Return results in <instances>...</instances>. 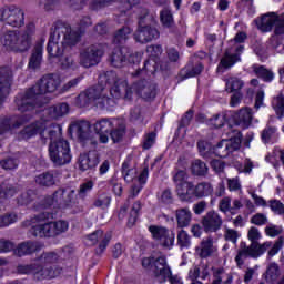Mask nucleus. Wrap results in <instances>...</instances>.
Here are the masks:
<instances>
[{
  "mask_svg": "<svg viewBox=\"0 0 284 284\" xmlns=\"http://www.w3.org/2000/svg\"><path fill=\"white\" fill-rule=\"evenodd\" d=\"M61 85V78L57 74L44 75L33 88L27 91L24 94H19L16 99L18 110L20 112H30L36 108H41L44 103H48V99L43 94H52L57 92Z\"/></svg>",
  "mask_w": 284,
  "mask_h": 284,
  "instance_id": "obj_1",
  "label": "nucleus"
},
{
  "mask_svg": "<svg viewBox=\"0 0 284 284\" xmlns=\"http://www.w3.org/2000/svg\"><path fill=\"white\" fill-rule=\"evenodd\" d=\"M101 83L109 81L114 83L111 89V97L113 99H121L124 95L126 101H132L134 97H141L144 101H150L156 97V88L145 81L134 83L132 87H128L126 79H119L114 71H108L104 75L100 77Z\"/></svg>",
  "mask_w": 284,
  "mask_h": 284,
  "instance_id": "obj_2",
  "label": "nucleus"
},
{
  "mask_svg": "<svg viewBox=\"0 0 284 284\" xmlns=\"http://www.w3.org/2000/svg\"><path fill=\"white\" fill-rule=\"evenodd\" d=\"M60 258L57 252L43 253L32 264H20L17 271L18 274H33L38 281L57 278L61 274V267L57 265Z\"/></svg>",
  "mask_w": 284,
  "mask_h": 284,
  "instance_id": "obj_3",
  "label": "nucleus"
},
{
  "mask_svg": "<svg viewBox=\"0 0 284 284\" xmlns=\"http://www.w3.org/2000/svg\"><path fill=\"white\" fill-rule=\"evenodd\" d=\"M48 219H50V213H42L31 221L24 222V225L31 227V232L34 236L41 237L59 236L70 230V223H68V221L58 220L50 222Z\"/></svg>",
  "mask_w": 284,
  "mask_h": 284,
  "instance_id": "obj_4",
  "label": "nucleus"
},
{
  "mask_svg": "<svg viewBox=\"0 0 284 284\" xmlns=\"http://www.w3.org/2000/svg\"><path fill=\"white\" fill-rule=\"evenodd\" d=\"M48 133L51 141L49 145L50 160L58 168L68 165L72 161V153L70 152V143L61 138V126H50Z\"/></svg>",
  "mask_w": 284,
  "mask_h": 284,
  "instance_id": "obj_5",
  "label": "nucleus"
},
{
  "mask_svg": "<svg viewBox=\"0 0 284 284\" xmlns=\"http://www.w3.org/2000/svg\"><path fill=\"white\" fill-rule=\"evenodd\" d=\"M79 39H81V36L72 31V28L68 26L57 27L50 34L47 47L48 53L50 57H61L65 45H77Z\"/></svg>",
  "mask_w": 284,
  "mask_h": 284,
  "instance_id": "obj_6",
  "label": "nucleus"
},
{
  "mask_svg": "<svg viewBox=\"0 0 284 284\" xmlns=\"http://www.w3.org/2000/svg\"><path fill=\"white\" fill-rule=\"evenodd\" d=\"M241 133H236V136L230 140H222L215 148L212 149V145L206 141L197 142V148L200 150L201 156L204 159H210V154H216L221 159H224L231 152H236L241 148Z\"/></svg>",
  "mask_w": 284,
  "mask_h": 284,
  "instance_id": "obj_7",
  "label": "nucleus"
},
{
  "mask_svg": "<svg viewBox=\"0 0 284 284\" xmlns=\"http://www.w3.org/2000/svg\"><path fill=\"white\" fill-rule=\"evenodd\" d=\"M245 39H247L245 32H240L235 36L234 40L229 42V48L217 67L219 72H221L222 69L227 70L241 61V52H243V45H241V43H243Z\"/></svg>",
  "mask_w": 284,
  "mask_h": 284,
  "instance_id": "obj_8",
  "label": "nucleus"
},
{
  "mask_svg": "<svg viewBox=\"0 0 284 284\" xmlns=\"http://www.w3.org/2000/svg\"><path fill=\"white\" fill-rule=\"evenodd\" d=\"M138 12L140 13V20L138 31L134 33L135 41H138V43H150L153 39H159V30L144 24L143 20L148 19V9H140Z\"/></svg>",
  "mask_w": 284,
  "mask_h": 284,
  "instance_id": "obj_9",
  "label": "nucleus"
},
{
  "mask_svg": "<svg viewBox=\"0 0 284 284\" xmlns=\"http://www.w3.org/2000/svg\"><path fill=\"white\" fill-rule=\"evenodd\" d=\"M0 43L7 48V50H13L14 52H26L30 48V36H21L17 31H8L0 39Z\"/></svg>",
  "mask_w": 284,
  "mask_h": 284,
  "instance_id": "obj_10",
  "label": "nucleus"
},
{
  "mask_svg": "<svg viewBox=\"0 0 284 284\" xmlns=\"http://www.w3.org/2000/svg\"><path fill=\"white\" fill-rule=\"evenodd\" d=\"M104 74H108V72H105L99 77L100 87L97 88L94 105H95V108H99L100 110H112V108H114L116 102L114 101V99L108 97V93L110 92V94H112V88H114V82H110L108 80H104L103 82H101V78ZM103 85H111V88L106 89V88H103Z\"/></svg>",
  "mask_w": 284,
  "mask_h": 284,
  "instance_id": "obj_11",
  "label": "nucleus"
},
{
  "mask_svg": "<svg viewBox=\"0 0 284 284\" xmlns=\"http://www.w3.org/2000/svg\"><path fill=\"white\" fill-rule=\"evenodd\" d=\"M272 247V242H264L263 244L251 243L250 246L242 248L235 257V262L239 267H243L244 258L252 256L253 258H258L262 254H265L266 250Z\"/></svg>",
  "mask_w": 284,
  "mask_h": 284,
  "instance_id": "obj_12",
  "label": "nucleus"
},
{
  "mask_svg": "<svg viewBox=\"0 0 284 284\" xmlns=\"http://www.w3.org/2000/svg\"><path fill=\"white\" fill-rule=\"evenodd\" d=\"M104 52L105 50L101 44L87 48L80 53V65H82V68H92L94 65H99L101 62V57H103Z\"/></svg>",
  "mask_w": 284,
  "mask_h": 284,
  "instance_id": "obj_13",
  "label": "nucleus"
},
{
  "mask_svg": "<svg viewBox=\"0 0 284 284\" xmlns=\"http://www.w3.org/2000/svg\"><path fill=\"white\" fill-rule=\"evenodd\" d=\"M23 10L17 7H6L0 9V21H4L8 26L12 28H21L24 23Z\"/></svg>",
  "mask_w": 284,
  "mask_h": 284,
  "instance_id": "obj_14",
  "label": "nucleus"
},
{
  "mask_svg": "<svg viewBox=\"0 0 284 284\" xmlns=\"http://www.w3.org/2000/svg\"><path fill=\"white\" fill-rule=\"evenodd\" d=\"M130 50L128 47H118L113 50L111 57H110V62L113 65V68H123V65L129 63H139L141 61V55H136L134 60V55H129Z\"/></svg>",
  "mask_w": 284,
  "mask_h": 284,
  "instance_id": "obj_15",
  "label": "nucleus"
},
{
  "mask_svg": "<svg viewBox=\"0 0 284 284\" xmlns=\"http://www.w3.org/2000/svg\"><path fill=\"white\" fill-rule=\"evenodd\" d=\"M152 278L155 283H166L172 276V268L168 265L165 257H158L151 271Z\"/></svg>",
  "mask_w": 284,
  "mask_h": 284,
  "instance_id": "obj_16",
  "label": "nucleus"
},
{
  "mask_svg": "<svg viewBox=\"0 0 284 284\" xmlns=\"http://www.w3.org/2000/svg\"><path fill=\"white\" fill-rule=\"evenodd\" d=\"M69 132L78 136L82 142L90 141V143H97V141H92V124L85 120L71 123Z\"/></svg>",
  "mask_w": 284,
  "mask_h": 284,
  "instance_id": "obj_17",
  "label": "nucleus"
},
{
  "mask_svg": "<svg viewBox=\"0 0 284 284\" xmlns=\"http://www.w3.org/2000/svg\"><path fill=\"white\" fill-rule=\"evenodd\" d=\"M116 125H119V119H102L95 122L94 130L98 134L99 143H108L110 141L109 134Z\"/></svg>",
  "mask_w": 284,
  "mask_h": 284,
  "instance_id": "obj_18",
  "label": "nucleus"
},
{
  "mask_svg": "<svg viewBox=\"0 0 284 284\" xmlns=\"http://www.w3.org/2000/svg\"><path fill=\"white\" fill-rule=\"evenodd\" d=\"M47 130L48 123L45 121L41 120L32 122L23 128V130L18 134V139L28 141V139H32L33 136H37V134H40L43 139Z\"/></svg>",
  "mask_w": 284,
  "mask_h": 284,
  "instance_id": "obj_19",
  "label": "nucleus"
},
{
  "mask_svg": "<svg viewBox=\"0 0 284 284\" xmlns=\"http://www.w3.org/2000/svg\"><path fill=\"white\" fill-rule=\"evenodd\" d=\"M149 231L151 232L153 239L159 241L163 247H172L174 245L175 235L172 231H168V229L163 226H150Z\"/></svg>",
  "mask_w": 284,
  "mask_h": 284,
  "instance_id": "obj_20",
  "label": "nucleus"
},
{
  "mask_svg": "<svg viewBox=\"0 0 284 284\" xmlns=\"http://www.w3.org/2000/svg\"><path fill=\"white\" fill-rule=\"evenodd\" d=\"M77 199V191L70 186L65 189H59L54 192L52 197V205L57 203V205H60L61 207H65L72 203Z\"/></svg>",
  "mask_w": 284,
  "mask_h": 284,
  "instance_id": "obj_21",
  "label": "nucleus"
},
{
  "mask_svg": "<svg viewBox=\"0 0 284 284\" xmlns=\"http://www.w3.org/2000/svg\"><path fill=\"white\" fill-rule=\"evenodd\" d=\"M204 232H219L223 226V217L216 211L207 212L202 219Z\"/></svg>",
  "mask_w": 284,
  "mask_h": 284,
  "instance_id": "obj_22",
  "label": "nucleus"
},
{
  "mask_svg": "<svg viewBox=\"0 0 284 284\" xmlns=\"http://www.w3.org/2000/svg\"><path fill=\"white\" fill-rule=\"evenodd\" d=\"M112 235L110 233H103V231L97 230L87 235V243L88 245H97V243H99V250L100 252H103L105 247H108V243H110Z\"/></svg>",
  "mask_w": 284,
  "mask_h": 284,
  "instance_id": "obj_23",
  "label": "nucleus"
},
{
  "mask_svg": "<svg viewBox=\"0 0 284 284\" xmlns=\"http://www.w3.org/2000/svg\"><path fill=\"white\" fill-rule=\"evenodd\" d=\"M97 89L90 88L82 91L74 100V105L77 108H90V105H95Z\"/></svg>",
  "mask_w": 284,
  "mask_h": 284,
  "instance_id": "obj_24",
  "label": "nucleus"
},
{
  "mask_svg": "<svg viewBox=\"0 0 284 284\" xmlns=\"http://www.w3.org/2000/svg\"><path fill=\"white\" fill-rule=\"evenodd\" d=\"M99 165V155H97V151H90L89 153H82L79 156V169L82 172H87V170H92V168H97Z\"/></svg>",
  "mask_w": 284,
  "mask_h": 284,
  "instance_id": "obj_25",
  "label": "nucleus"
},
{
  "mask_svg": "<svg viewBox=\"0 0 284 284\" xmlns=\"http://www.w3.org/2000/svg\"><path fill=\"white\" fill-rule=\"evenodd\" d=\"M219 248L214 246V240L212 237L203 239L199 246L195 247V253L200 258H209V256H212V254H215V252Z\"/></svg>",
  "mask_w": 284,
  "mask_h": 284,
  "instance_id": "obj_26",
  "label": "nucleus"
},
{
  "mask_svg": "<svg viewBox=\"0 0 284 284\" xmlns=\"http://www.w3.org/2000/svg\"><path fill=\"white\" fill-rule=\"evenodd\" d=\"M175 192L180 201H183L184 203L192 202L194 196H196L194 191V184L192 182H184L183 184L178 185Z\"/></svg>",
  "mask_w": 284,
  "mask_h": 284,
  "instance_id": "obj_27",
  "label": "nucleus"
},
{
  "mask_svg": "<svg viewBox=\"0 0 284 284\" xmlns=\"http://www.w3.org/2000/svg\"><path fill=\"white\" fill-rule=\"evenodd\" d=\"M233 120L236 125H240V128H243L244 130L250 128L252 124V109L247 106L242 108L233 114Z\"/></svg>",
  "mask_w": 284,
  "mask_h": 284,
  "instance_id": "obj_28",
  "label": "nucleus"
},
{
  "mask_svg": "<svg viewBox=\"0 0 284 284\" xmlns=\"http://www.w3.org/2000/svg\"><path fill=\"white\" fill-rule=\"evenodd\" d=\"M277 18L278 16H276V13H266L262 16L260 19H256L255 23L257 28L261 30V32H270L272 31V28H274Z\"/></svg>",
  "mask_w": 284,
  "mask_h": 284,
  "instance_id": "obj_29",
  "label": "nucleus"
},
{
  "mask_svg": "<svg viewBox=\"0 0 284 284\" xmlns=\"http://www.w3.org/2000/svg\"><path fill=\"white\" fill-rule=\"evenodd\" d=\"M41 250V245L37 242H23L18 245L14 250V254L17 256H27L28 254H34V252H39Z\"/></svg>",
  "mask_w": 284,
  "mask_h": 284,
  "instance_id": "obj_30",
  "label": "nucleus"
},
{
  "mask_svg": "<svg viewBox=\"0 0 284 284\" xmlns=\"http://www.w3.org/2000/svg\"><path fill=\"white\" fill-rule=\"evenodd\" d=\"M162 52H163V48L159 44L149 45L146 48V53L150 57V59L144 63L145 70H148L152 74H153V72L156 71V69L154 67H153V69H150V65H151V63H154V59H156V57H160V54Z\"/></svg>",
  "mask_w": 284,
  "mask_h": 284,
  "instance_id": "obj_31",
  "label": "nucleus"
},
{
  "mask_svg": "<svg viewBox=\"0 0 284 284\" xmlns=\"http://www.w3.org/2000/svg\"><path fill=\"white\" fill-rule=\"evenodd\" d=\"M175 216L179 227H187L192 223V211L187 207L176 210Z\"/></svg>",
  "mask_w": 284,
  "mask_h": 284,
  "instance_id": "obj_32",
  "label": "nucleus"
},
{
  "mask_svg": "<svg viewBox=\"0 0 284 284\" xmlns=\"http://www.w3.org/2000/svg\"><path fill=\"white\" fill-rule=\"evenodd\" d=\"M195 197L203 199L214 193V186L210 182H200L194 186Z\"/></svg>",
  "mask_w": 284,
  "mask_h": 284,
  "instance_id": "obj_33",
  "label": "nucleus"
},
{
  "mask_svg": "<svg viewBox=\"0 0 284 284\" xmlns=\"http://www.w3.org/2000/svg\"><path fill=\"white\" fill-rule=\"evenodd\" d=\"M234 277L231 273L225 272L223 268H217L213 273L212 284H232Z\"/></svg>",
  "mask_w": 284,
  "mask_h": 284,
  "instance_id": "obj_34",
  "label": "nucleus"
},
{
  "mask_svg": "<svg viewBox=\"0 0 284 284\" xmlns=\"http://www.w3.org/2000/svg\"><path fill=\"white\" fill-rule=\"evenodd\" d=\"M36 183L42 187H52V185H57V178L53 172H44L36 176Z\"/></svg>",
  "mask_w": 284,
  "mask_h": 284,
  "instance_id": "obj_35",
  "label": "nucleus"
},
{
  "mask_svg": "<svg viewBox=\"0 0 284 284\" xmlns=\"http://www.w3.org/2000/svg\"><path fill=\"white\" fill-rule=\"evenodd\" d=\"M119 125H115L110 131V136L113 143H119V141H123L125 136V122L123 120L118 119Z\"/></svg>",
  "mask_w": 284,
  "mask_h": 284,
  "instance_id": "obj_36",
  "label": "nucleus"
},
{
  "mask_svg": "<svg viewBox=\"0 0 284 284\" xmlns=\"http://www.w3.org/2000/svg\"><path fill=\"white\" fill-rule=\"evenodd\" d=\"M70 112V105L68 103H59L49 109V114L51 119H61V116H65Z\"/></svg>",
  "mask_w": 284,
  "mask_h": 284,
  "instance_id": "obj_37",
  "label": "nucleus"
},
{
  "mask_svg": "<svg viewBox=\"0 0 284 284\" xmlns=\"http://www.w3.org/2000/svg\"><path fill=\"white\" fill-rule=\"evenodd\" d=\"M3 72H6V69L0 71V103L10 93V77L3 74Z\"/></svg>",
  "mask_w": 284,
  "mask_h": 284,
  "instance_id": "obj_38",
  "label": "nucleus"
},
{
  "mask_svg": "<svg viewBox=\"0 0 284 284\" xmlns=\"http://www.w3.org/2000/svg\"><path fill=\"white\" fill-rule=\"evenodd\" d=\"M225 81L226 92H241L245 85V82L236 77L227 78Z\"/></svg>",
  "mask_w": 284,
  "mask_h": 284,
  "instance_id": "obj_39",
  "label": "nucleus"
},
{
  "mask_svg": "<svg viewBox=\"0 0 284 284\" xmlns=\"http://www.w3.org/2000/svg\"><path fill=\"white\" fill-rule=\"evenodd\" d=\"M203 72V64L201 62L195 65H187L185 69L181 71V75L184 79H192L193 77H199Z\"/></svg>",
  "mask_w": 284,
  "mask_h": 284,
  "instance_id": "obj_40",
  "label": "nucleus"
},
{
  "mask_svg": "<svg viewBox=\"0 0 284 284\" xmlns=\"http://www.w3.org/2000/svg\"><path fill=\"white\" fill-rule=\"evenodd\" d=\"M226 121L227 118L225 113H216L206 120V125H209V128H223Z\"/></svg>",
  "mask_w": 284,
  "mask_h": 284,
  "instance_id": "obj_41",
  "label": "nucleus"
},
{
  "mask_svg": "<svg viewBox=\"0 0 284 284\" xmlns=\"http://www.w3.org/2000/svg\"><path fill=\"white\" fill-rule=\"evenodd\" d=\"M252 68L253 72H255V74L260 77V79H263V81L270 82L274 80V73L265 69L263 65L254 64Z\"/></svg>",
  "mask_w": 284,
  "mask_h": 284,
  "instance_id": "obj_42",
  "label": "nucleus"
},
{
  "mask_svg": "<svg viewBox=\"0 0 284 284\" xmlns=\"http://www.w3.org/2000/svg\"><path fill=\"white\" fill-rule=\"evenodd\" d=\"M130 165H131L130 160L124 161L122 164V174L126 183H130L134 181V179H136V169L134 168L130 169Z\"/></svg>",
  "mask_w": 284,
  "mask_h": 284,
  "instance_id": "obj_43",
  "label": "nucleus"
},
{
  "mask_svg": "<svg viewBox=\"0 0 284 284\" xmlns=\"http://www.w3.org/2000/svg\"><path fill=\"white\" fill-rule=\"evenodd\" d=\"M132 34V29L129 27H123L122 29L118 30V32L114 34L113 42L116 44H123L126 40L130 39V36Z\"/></svg>",
  "mask_w": 284,
  "mask_h": 284,
  "instance_id": "obj_44",
  "label": "nucleus"
},
{
  "mask_svg": "<svg viewBox=\"0 0 284 284\" xmlns=\"http://www.w3.org/2000/svg\"><path fill=\"white\" fill-rule=\"evenodd\" d=\"M191 172L195 176H205L207 174V164L201 160H195L192 162Z\"/></svg>",
  "mask_w": 284,
  "mask_h": 284,
  "instance_id": "obj_45",
  "label": "nucleus"
},
{
  "mask_svg": "<svg viewBox=\"0 0 284 284\" xmlns=\"http://www.w3.org/2000/svg\"><path fill=\"white\" fill-rule=\"evenodd\" d=\"M43 58V48L37 47L29 61V68L37 70L41 65V59Z\"/></svg>",
  "mask_w": 284,
  "mask_h": 284,
  "instance_id": "obj_46",
  "label": "nucleus"
},
{
  "mask_svg": "<svg viewBox=\"0 0 284 284\" xmlns=\"http://www.w3.org/2000/svg\"><path fill=\"white\" fill-rule=\"evenodd\" d=\"M148 176H149V171L148 169L142 170L141 174L139 175V185H133L131 189V194L132 196H136L141 190H143V185L148 183Z\"/></svg>",
  "mask_w": 284,
  "mask_h": 284,
  "instance_id": "obj_47",
  "label": "nucleus"
},
{
  "mask_svg": "<svg viewBox=\"0 0 284 284\" xmlns=\"http://www.w3.org/2000/svg\"><path fill=\"white\" fill-rule=\"evenodd\" d=\"M160 21L164 28H172L174 26V17L170 9H164L160 12Z\"/></svg>",
  "mask_w": 284,
  "mask_h": 284,
  "instance_id": "obj_48",
  "label": "nucleus"
},
{
  "mask_svg": "<svg viewBox=\"0 0 284 284\" xmlns=\"http://www.w3.org/2000/svg\"><path fill=\"white\" fill-rule=\"evenodd\" d=\"M14 194H17V187L6 182L0 184V199H12Z\"/></svg>",
  "mask_w": 284,
  "mask_h": 284,
  "instance_id": "obj_49",
  "label": "nucleus"
},
{
  "mask_svg": "<svg viewBox=\"0 0 284 284\" xmlns=\"http://www.w3.org/2000/svg\"><path fill=\"white\" fill-rule=\"evenodd\" d=\"M160 205H172L174 203V195L172 194V190L166 189L162 191L158 197Z\"/></svg>",
  "mask_w": 284,
  "mask_h": 284,
  "instance_id": "obj_50",
  "label": "nucleus"
},
{
  "mask_svg": "<svg viewBox=\"0 0 284 284\" xmlns=\"http://www.w3.org/2000/svg\"><path fill=\"white\" fill-rule=\"evenodd\" d=\"M233 165L240 173L244 174H250V172H252V170L254 169V164L251 162L250 159L244 160L243 163L235 161Z\"/></svg>",
  "mask_w": 284,
  "mask_h": 284,
  "instance_id": "obj_51",
  "label": "nucleus"
},
{
  "mask_svg": "<svg viewBox=\"0 0 284 284\" xmlns=\"http://www.w3.org/2000/svg\"><path fill=\"white\" fill-rule=\"evenodd\" d=\"M278 274H280L278 264L276 263L270 264L265 274V280L268 283H272L273 281H276V278H278Z\"/></svg>",
  "mask_w": 284,
  "mask_h": 284,
  "instance_id": "obj_52",
  "label": "nucleus"
},
{
  "mask_svg": "<svg viewBox=\"0 0 284 284\" xmlns=\"http://www.w3.org/2000/svg\"><path fill=\"white\" fill-rule=\"evenodd\" d=\"M273 109L275 110L276 114L281 119L284 114V98L283 94L277 95L273 101H272Z\"/></svg>",
  "mask_w": 284,
  "mask_h": 284,
  "instance_id": "obj_53",
  "label": "nucleus"
},
{
  "mask_svg": "<svg viewBox=\"0 0 284 284\" xmlns=\"http://www.w3.org/2000/svg\"><path fill=\"white\" fill-rule=\"evenodd\" d=\"M111 201H112V197H110V195L103 193L98 196V199L94 201L93 205H94V207H101L102 210H105V207H110Z\"/></svg>",
  "mask_w": 284,
  "mask_h": 284,
  "instance_id": "obj_54",
  "label": "nucleus"
},
{
  "mask_svg": "<svg viewBox=\"0 0 284 284\" xmlns=\"http://www.w3.org/2000/svg\"><path fill=\"white\" fill-rule=\"evenodd\" d=\"M178 244L180 247H190L192 245V241L190 239V234L185 232V230H181L178 234Z\"/></svg>",
  "mask_w": 284,
  "mask_h": 284,
  "instance_id": "obj_55",
  "label": "nucleus"
},
{
  "mask_svg": "<svg viewBox=\"0 0 284 284\" xmlns=\"http://www.w3.org/2000/svg\"><path fill=\"white\" fill-rule=\"evenodd\" d=\"M12 223H17V214L8 213L0 215V227H8V225H12Z\"/></svg>",
  "mask_w": 284,
  "mask_h": 284,
  "instance_id": "obj_56",
  "label": "nucleus"
},
{
  "mask_svg": "<svg viewBox=\"0 0 284 284\" xmlns=\"http://www.w3.org/2000/svg\"><path fill=\"white\" fill-rule=\"evenodd\" d=\"M141 212V202H135L132 206L131 215L128 221L129 227H132L136 223V216Z\"/></svg>",
  "mask_w": 284,
  "mask_h": 284,
  "instance_id": "obj_57",
  "label": "nucleus"
},
{
  "mask_svg": "<svg viewBox=\"0 0 284 284\" xmlns=\"http://www.w3.org/2000/svg\"><path fill=\"white\" fill-rule=\"evenodd\" d=\"M270 209L272 212L277 214V216H283L284 214V204L283 202L278 200H271L270 202Z\"/></svg>",
  "mask_w": 284,
  "mask_h": 284,
  "instance_id": "obj_58",
  "label": "nucleus"
},
{
  "mask_svg": "<svg viewBox=\"0 0 284 284\" xmlns=\"http://www.w3.org/2000/svg\"><path fill=\"white\" fill-rule=\"evenodd\" d=\"M282 232H283V226H278L275 224H268L265 227V234H266V236H270L271 239L278 236V234H281Z\"/></svg>",
  "mask_w": 284,
  "mask_h": 284,
  "instance_id": "obj_59",
  "label": "nucleus"
},
{
  "mask_svg": "<svg viewBox=\"0 0 284 284\" xmlns=\"http://www.w3.org/2000/svg\"><path fill=\"white\" fill-rule=\"evenodd\" d=\"M267 221V215L265 213H256L251 217V223L257 226L266 225Z\"/></svg>",
  "mask_w": 284,
  "mask_h": 284,
  "instance_id": "obj_60",
  "label": "nucleus"
},
{
  "mask_svg": "<svg viewBox=\"0 0 284 284\" xmlns=\"http://www.w3.org/2000/svg\"><path fill=\"white\" fill-rule=\"evenodd\" d=\"M219 210L220 212H223V214H227V212H232V199L223 197L219 202Z\"/></svg>",
  "mask_w": 284,
  "mask_h": 284,
  "instance_id": "obj_61",
  "label": "nucleus"
},
{
  "mask_svg": "<svg viewBox=\"0 0 284 284\" xmlns=\"http://www.w3.org/2000/svg\"><path fill=\"white\" fill-rule=\"evenodd\" d=\"M247 236L251 243H258V241L262 239L261 231H258L256 226H252L248 230Z\"/></svg>",
  "mask_w": 284,
  "mask_h": 284,
  "instance_id": "obj_62",
  "label": "nucleus"
},
{
  "mask_svg": "<svg viewBox=\"0 0 284 284\" xmlns=\"http://www.w3.org/2000/svg\"><path fill=\"white\" fill-rule=\"evenodd\" d=\"M173 181L179 187V185H183V183H189L187 182V173L185 171H178L175 175L173 176Z\"/></svg>",
  "mask_w": 284,
  "mask_h": 284,
  "instance_id": "obj_63",
  "label": "nucleus"
},
{
  "mask_svg": "<svg viewBox=\"0 0 284 284\" xmlns=\"http://www.w3.org/2000/svg\"><path fill=\"white\" fill-rule=\"evenodd\" d=\"M275 26V34L281 37L284 34V16L277 17V20L274 23Z\"/></svg>",
  "mask_w": 284,
  "mask_h": 284,
  "instance_id": "obj_64",
  "label": "nucleus"
}]
</instances>
